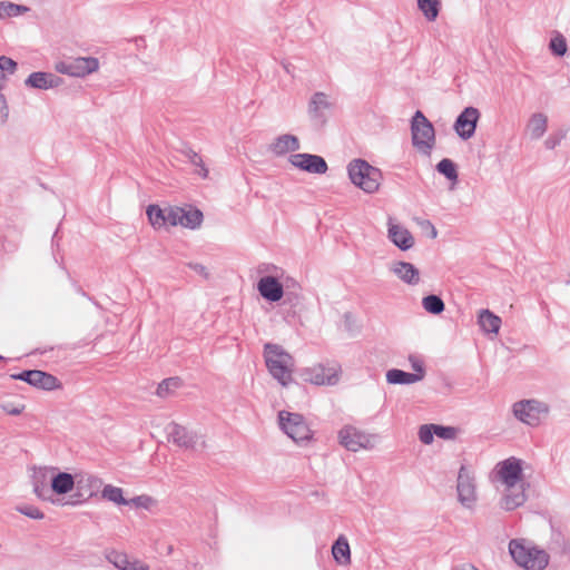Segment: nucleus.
<instances>
[{
  "label": "nucleus",
  "mask_w": 570,
  "mask_h": 570,
  "mask_svg": "<svg viewBox=\"0 0 570 570\" xmlns=\"http://www.w3.org/2000/svg\"><path fill=\"white\" fill-rule=\"evenodd\" d=\"M340 444L346 450L357 452L371 446V436L353 425H345L338 432Z\"/></svg>",
  "instance_id": "nucleus-14"
},
{
  "label": "nucleus",
  "mask_w": 570,
  "mask_h": 570,
  "mask_svg": "<svg viewBox=\"0 0 570 570\" xmlns=\"http://www.w3.org/2000/svg\"><path fill=\"white\" fill-rule=\"evenodd\" d=\"M0 407L10 415H19L24 406H16L10 402H0Z\"/></svg>",
  "instance_id": "nucleus-47"
},
{
  "label": "nucleus",
  "mask_w": 570,
  "mask_h": 570,
  "mask_svg": "<svg viewBox=\"0 0 570 570\" xmlns=\"http://www.w3.org/2000/svg\"><path fill=\"white\" fill-rule=\"evenodd\" d=\"M409 361L411 363L412 368L415 371L412 374L413 375H422V380H423L425 376V368H424L423 362L417 356H414V355H410Z\"/></svg>",
  "instance_id": "nucleus-46"
},
{
  "label": "nucleus",
  "mask_w": 570,
  "mask_h": 570,
  "mask_svg": "<svg viewBox=\"0 0 570 570\" xmlns=\"http://www.w3.org/2000/svg\"><path fill=\"white\" fill-rule=\"evenodd\" d=\"M299 375L304 382L315 385H335L338 382L337 371L323 364L302 368Z\"/></svg>",
  "instance_id": "nucleus-13"
},
{
  "label": "nucleus",
  "mask_w": 570,
  "mask_h": 570,
  "mask_svg": "<svg viewBox=\"0 0 570 570\" xmlns=\"http://www.w3.org/2000/svg\"><path fill=\"white\" fill-rule=\"evenodd\" d=\"M203 218L204 215L198 208L184 209L180 207V225L183 227L196 229L202 225Z\"/></svg>",
  "instance_id": "nucleus-31"
},
{
  "label": "nucleus",
  "mask_w": 570,
  "mask_h": 570,
  "mask_svg": "<svg viewBox=\"0 0 570 570\" xmlns=\"http://www.w3.org/2000/svg\"><path fill=\"white\" fill-rule=\"evenodd\" d=\"M417 8L428 21H435L441 10L440 0H416Z\"/></svg>",
  "instance_id": "nucleus-32"
},
{
  "label": "nucleus",
  "mask_w": 570,
  "mask_h": 570,
  "mask_svg": "<svg viewBox=\"0 0 570 570\" xmlns=\"http://www.w3.org/2000/svg\"><path fill=\"white\" fill-rule=\"evenodd\" d=\"M301 147L299 140L296 136L291 134H284L278 136L274 142L271 145V150L277 155L282 156L289 151H296Z\"/></svg>",
  "instance_id": "nucleus-24"
},
{
  "label": "nucleus",
  "mask_w": 570,
  "mask_h": 570,
  "mask_svg": "<svg viewBox=\"0 0 570 570\" xmlns=\"http://www.w3.org/2000/svg\"><path fill=\"white\" fill-rule=\"evenodd\" d=\"M549 412V406L541 401L531 399L522 400L513 404V414L522 423L538 426L541 419Z\"/></svg>",
  "instance_id": "nucleus-6"
},
{
  "label": "nucleus",
  "mask_w": 570,
  "mask_h": 570,
  "mask_svg": "<svg viewBox=\"0 0 570 570\" xmlns=\"http://www.w3.org/2000/svg\"><path fill=\"white\" fill-rule=\"evenodd\" d=\"M62 83V79L51 72L35 71L24 80V85L29 88L47 90L56 88Z\"/></svg>",
  "instance_id": "nucleus-20"
},
{
  "label": "nucleus",
  "mask_w": 570,
  "mask_h": 570,
  "mask_svg": "<svg viewBox=\"0 0 570 570\" xmlns=\"http://www.w3.org/2000/svg\"><path fill=\"white\" fill-rule=\"evenodd\" d=\"M478 323L484 332L497 334L501 326V318L489 309H481Z\"/></svg>",
  "instance_id": "nucleus-29"
},
{
  "label": "nucleus",
  "mask_w": 570,
  "mask_h": 570,
  "mask_svg": "<svg viewBox=\"0 0 570 570\" xmlns=\"http://www.w3.org/2000/svg\"><path fill=\"white\" fill-rule=\"evenodd\" d=\"M278 423L281 430L296 443L306 442L312 439V430L299 413L285 410L279 411Z\"/></svg>",
  "instance_id": "nucleus-5"
},
{
  "label": "nucleus",
  "mask_w": 570,
  "mask_h": 570,
  "mask_svg": "<svg viewBox=\"0 0 570 570\" xmlns=\"http://www.w3.org/2000/svg\"><path fill=\"white\" fill-rule=\"evenodd\" d=\"M454 570H478V569L472 566H469V567L463 566V567L454 569Z\"/></svg>",
  "instance_id": "nucleus-52"
},
{
  "label": "nucleus",
  "mask_w": 570,
  "mask_h": 570,
  "mask_svg": "<svg viewBox=\"0 0 570 570\" xmlns=\"http://www.w3.org/2000/svg\"><path fill=\"white\" fill-rule=\"evenodd\" d=\"M16 511L33 520H41L45 518L43 512L32 504L17 505Z\"/></svg>",
  "instance_id": "nucleus-42"
},
{
  "label": "nucleus",
  "mask_w": 570,
  "mask_h": 570,
  "mask_svg": "<svg viewBox=\"0 0 570 570\" xmlns=\"http://www.w3.org/2000/svg\"><path fill=\"white\" fill-rule=\"evenodd\" d=\"M421 226L424 229L430 230V237L431 238H435L438 236V230H436V228L434 227V225L430 220L422 222Z\"/></svg>",
  "instance_id": "nucleus-51"
},
{
  "label": "nucleus",
  "mask_w": 570,
  "mask_h": 570,
  "mask_svg": "<svg viewBox=\"0 0 570 570\" xmlns=\"http://www.w3.org/2000/svg\"><path fill=\"white\" fill-rule=\"evenodd\" d=\"M548 126V117L541 112L533 114L527 125V130L530 132L531 139L541 138Z\"/></svg>",
  "instance_id": "nucleus-28"
},
{
  "label": "nucleus",
  "mask_w": 570,
  "mask_h": 570,
  "mask_svg": "<svg viewBox=\"0 0 570 570\" xmlns=\"http://www.w3.org/2000/svg\"><path fill=\"white\" fill-rule=\"evenodd\" d=\"M479 119L480 111L478 108L472 106L465 107L459 114L453 125L456 135L463 140H468L473 137Z\"/></svg>",
  "instance_id": "nucleus-12"
},
{
  "label": "nucleus",
  "mask_w": 570,
  "mask_h": 570,
  "mask_svg": "<svg viewBox=\"0 0 570 570\" xmlns=\"http://www.w3.org/2000/svg\"><path fill=\"white\" fill-rule=\"evenodd\" d=\"M456 491L459 502L464 508L472 509L476 502L475 482L464 465L459 470Z\"/></svg>",
  "instance_id": "nucleus-11"
},
{
  "label": "nucleus",
  "mask_w": 570,
  "mask_h": 570,
  "mask_svg": "<svg viewBox=\"0 0 570 570\" xmlns=\"http://www.w3.org/2000/svg\"><path fill=\"white\" fill-rule=\"evenodd\" d=\"M436 170H438V173L443 175L450 181H456L458 180L459 175H458L456 165L450 158L441 159L436 164Z\"/></svg>",
  "instance_id": "nucleus-37"
},
{
  "label": "nucleus",
  "mask_w": 570,
  "mask_h": 570,
  "mask_svg": "<svg viewBox=\"0 0 570 570\" xmlns=\"http://www.w3.org/2000/svg\"><path fill=\"white\" fill-rule=\"evenodd\" d=\"M146 214L153 227L161 228L165 226V209L160 208L158 205H149L146 209Z\"/></svg>",
  "instance_id": "nucleus-38"
},
{
  "label": "nucleus",
  "mask_w": 570,
  "mask_h": 570,
  "mask_svg": "<svg viewBox=\"0 0 570 570\" xmlns=\"http://www.w3.org/2000/svg\"><path fill=\"white\" fill-rule=\"evenodd\" d=\"M499 480L505 487H513L522 482V460L510 456L495 465Z\"/></svg>",
  "instance_id": "nucleus-10"
},
{
  "label": "nucleus",
  "mask_w": 570,
  "mask_h": 570,
  "mask_svg": "<svg viewBox=\"0 0 570 570\" xmlns=\"http://www.w3.org/2000/svg\"><path fill=\"white\" fill-rule=\"evenodd\" d=\"M412 145L423 155L429 156L435 144L433 124L421 110H416L411 120Z\"/></svg>",
  "instance_id": "nucleus-4"
},
{
  "label": "nucleus",
  "mask_w": 570,
  "mask_h": 570,
  "mask_svg": "<svg viewBox=\"0 0 570 570\" xmlns=\"http://www.w3.org/2000/svg\"><path fill=\"white\" fill-rule=\"evenodd\" d=\"M180 207L165 208V226H177L180 225Z\"/></svg>",
  "instance_id": "nucleus-44"
},
{
  "label": "nucleus",
  "mask_w": 570,
  "mask_h": 570,
  "mask_svg": "<svg viewBox=\"0 0 570 570\" xmlns=\"http://www.w3.org/2000/svg\"><path fill=\"white\" fill-rule=\"evenodd\" d=\"M45 473L42 472H39V473H36L32 478V485H33V492L35 494L41 499V500H50L51 502H53V500H51L50 498V491H51V488L49 489L45 482Z\"/></svg>",
  "instance_id": "nucleus-36"
},
{
  "label": "nucleus",
  "mask_w": 570,
  "mask_h": 570,
  "mask_svg": "<svg viewBox=\"0 0 570 570\" xmlns=\"http://www.w3.org/2000/svg\"><path fill=\"white\" fill-rule=\"evenodd\" d=\"M187 266L197 274H199L200 276H203L204 278H208L209 275L207 268L203 264L190 262L187 264Z\"/></svg>",
  "instance_id": "nucleus-48"
},
{
  "label": "nucleus",
  "mask_w": 570,
  "mask_h": 570,
  "mask_svg": "<svg viewBox=\"0 0 570 570\" xmlns=\"http://www.w3.org/2000/svg\"><path fill=\"white\" fill-rule=\"evenodd\" d=\"M78 292L82 295V296H87L86 292H83L81 288L78 289Z\"/></svg>",
  "instance_id": "nucleus-53"
},
{
  "label": "nucleus",
  "mask_w": 570,
  "mask_h": 570,
  "mask_svg": "<svg viewBox=\"0 0 570 570\" xmlns=\"http://www.w3.org/2000/svg\"><path fill=\"white\" fill-rule=\"evenodd\" d=\"M29 10L30 8L23 4H17L10 1H0V19L19 17L27 13Z\"/></svg>",
  "instance_id": "nucleus-33"
},
{
  "label": "nucleus",
  "mask_w": 570,
  "mask_h": 570,
  "mask_svg": "<svg viewBox=\"0 0 570 570\" xmlns=\"http://www.w3.org/2000/svg\"><path fill=\"white\" fill-rule=\"evenodd\" d=\"M98 69L99 60L95 57H77L57 66L59 72L79 78L86 77Z\"/></svg>",
  "instance_id": "nucleus-9"
},
{
  "label": "nucleus",
  "mask_w": 570,
  "mask_h": 570,
  "mask_svg": "<svg viewBox=\"0 0 570 570\" xmlns=\"http://www.w3.org/2000/svg\"><path fill=\"white\" fill-rule=\"evenodd\" d=\"M102 499L110 501L118 505H128L130 503L129 500H126L124 498V491L121 488L107 484L102 488L101 491ZM141 499V497H136L131 500L132 503L138 504V501Z\"/></svg>",
  "instance_id": "nucleus-26"
},
{
  "label": "nucleus",
  "mask_w": 570,
  "mask_h": 570,
  "mask_svg": "<svg viewBox=\"0 0 570 570\" xmlns=\"http://www.w3.org/2000/svg\"><path fill=\"white\" fill-rule=\"evenodd\" d=\"M332 554L334 560L340 564L351 562V549L347 539L340 535L332 547Z\"/></svg>",
  "instance_id": "nucleus-30"
},
{
  "label": "nucleus",
  "mask_w": 570,
  "mask_h": 570,
  "mask_svg": "<svg viewBox=\"0 0 570 570\" xmlns=\"http://www.w3.org/2000/svg\"><path fill=\"white\" fill-rule=\"evenodd\" d=\"M11 379L26 382L33 387L45 391H53L60 387V382L55 375L40 370H24L12 374Z\"/></svg>",
  "instance_id": "nucleus-8"
},
{
  "label": "nucleus",
  "mask_w": 570,
  "mask_h": 570,
  "mask_svg": "<svg viewBox=\"0 0 570 570\" xmlns=\"http://www.w3.org/2000/svg\"><path fill=\"white\" fill-rule=\"evenodd\" d=\"M264 358L266 367L273 379L283 386L289 385L294 366L293 356L281 345L266 343L264 345Z\"/></svg>",
  "instance_id": "nucleus-1"
},
{
  "label": "nucleus",
  "mask_w": 570,
  "mask_h": 570,
  "mask_svg": "<svg viewBox=\"0 0 570 570\" xmlns=\"http://www.w3.org/2000/svg\"><path fill=\"white\" fill-rule=\"evenodd\" d=\"M168 440L180 448L194 449L197 444V435L183 425L171 422L166 428Z\"/></svg>",
  "instance_id": "nucleus-18"
},
{
  "label": "nucleus",
  "mask_w": 570,
  "mask_h": 570,
  "mask_svg": "<svg viewBox=\"0 0 570 570\" xmlns=\"http://www.w3.org/2000/svg\"><path fill=\"white\" fill-rule=\"evenodd\" d=\"M18 65L13 59L0 56V90L3 88L2 81L6 79V75H13Z\"/></svg>",
  "instance_id": "nucleus-41"
},
{
  "label": "nucleus",
  "mask_w": 570,
  "mask_h": 570,
  "mask_svg": "<svg viewBox=\"0 0 570 570\" xmlns=\"http://www.w3.org/2000/svg\"><path fill=\"white\" fill-rule=\"evenodd\" d=\"M567 131L563 129H559L550 134L544 140V146L547 149H554L560 142L566 138Z\"/></svg>",
  "instance_id": "nucleus-45"
},
{
  "label": "nucleus",
  "mask_w": 570,
  "mask_h": 570,
  "mask_svg": "<svg viewBox=\"0 0 570 570\" xmlns=\"http://www.w3.org/2000/svg\"><path fill=\"white\" fill-rule=\"evenodd\" d=\"M181 386V380L177 376L168 377L163 380L158 386L156 394L159 397H166L168 396L173 391Z\"/></svg>",
  "instance_id": "nucleus-39"
},
{
  "label": "nucleus",
  "mask_w": 570,
  "mask_h": 570,
  "mask_svg": "<svg viewBox=\"0 0 570 570\" xmlns=\"http://www.w3.org/2000/svg\"><path fill=\"white\" fill-rule=\"evenodd\" d=\"M347 174L351 181L363 191L373 194L379 190L382 173L366 160L357 158L347 165Z\"/></svg>",
  "instance_id": "nucleus-2"
},
{
  "label": "nucleus",
  "mask_w": 570,
  "mask_h": 570,
  "mask_svg": "<svg viewBox=\"0 0 570 570\" xmlns=\"http://www.w3.org/2000/svg\"><path fill=\"white\" fill-rule=\"evenodd\" d=\"M288 160L294 167L309 174L323 175L328 169L326 160L320 155L307 153L292 154Z\"/></svg>",
  "instance_id": "nucleus-15"
},
{
  "label": "nucleus",
  "mask_w": 570,
  "mask_h": 570,
  "mask_svg": "<svg viewBox=\"0 0 570 570\" xmlns=\"http://www.w3.org/2000/svg\"><path fill=\"white\" fill-rule=\"evenodd\" d=\"M184 155L188 158L191 165H194L197 169L196 173L203 178H207L208 169L206 168L200 155H198L191 148H186L184 150Z\"/></svg>",
  "instance_id": "nucleus-40"
},
{
  "label": "nucleus",
  "mask_w": 570,
  "mask_h": 570,
  "mask_svg": "<svg viewBox=\"0 0 570 570\" xmlns=\"http://www.w3.org/2000/svg\"><path fill=\"white\" fill-rule=\"evenodd\" d=\"M391 269L401 281L409 285H416L420 282V272L411 263L396 262Z\"/></svg>",
  "instance_id": "nucleus-23"
},
{
  "label": "nucleus",
  "mask_w": 570,
  "mask_h": 570,
  "mask_svg": "<svg viewBox=\"0 0 570 570\" xmlns=\"http://www.w3.org/2000/svg\"><path fill=\"white\" fill-rule=\"evenodd\" d=\"M0 360H3V356L0 355Z\"/></svg>",
  "instance_id": "nucleus-54"
},
{
  "label": "nucleus",
  "mask_w": 570,
  "mask_h": 570,
  "mask_svg": "<svg viewBox=\"0 0 570 570\" xmlns=\"http://www.w3.org/2000/svg\"><path fill=\"white\" fill-rule=\"evenodd\" d=\"M550 49L557 57H562L567 52V42L563 36L559 35L551 39Z\"/></svg>",
  "instance_id": "nucleus-43"
},
{
  "label": "nucleus",
  "mask_w": 570,
  "mask_h": 570,
  "mask_svg": "<svg viewBox=\"0 0 570 570\" xmlns=\"http://www.w3.org/2000/svg\"><path fill=\"white\" fill-rule=\"evenodd\" d=\"M51 492L56 494H66L76 488V475L68 472H58L50 481Z\"/></svg>",
  "instance_id": "nucleus-25"
},
{
  "label": "nucleus",
  "mask_w": 570,
  "mask_h": 570,
  "mask_svg": "<svg viewBox=\"0 0 570 570\" xmlns=\"http://www.w3.org/2000/svg\"><path fill=\"white\" fill-rule=\"evenodd\" d=\"M422 306L428 313L433 315L441 314L445 308L443 299L435 294L424 296L422 299Z\"/></svg>",
  "instance_id": "nucleus-35"
},
{
  "label": "nucleus",
  "mask_w": 570,
  "mask_h": 570,
  "mask_svg": "<svg viewBox=\"0 0 570 570\" xmlns=\"http://www.w3.org/2000/svg\"><path fill=\"white\" fill-rule=\"evenodd\" d=\"M102 480L91 473L81 472L76 474V492L67 504L77 505L98 494L102 487Z\"/></svg>",
  "instance_id": "nucleus-7"
},
{
  "label": "nucleus",
  "mask_w": 570,
  "mask_h": 570,
  "mask_svg": "<svg viewBox=\"0 0 570 570\" xmlns=\"http://www.w3.org/2000/svg\"><path fill=\"white\" fill-rule=\"evenodd\" d=\"M0 116L2 121H6L9 116V108L3 94H0Z\"/></svg>",
  "instance_id": "nucleus-49"
},
{
  "label": "nucleus",
  "mask_w": 570,
  "mask_h": 570,
  "mask_svg": "<svg viewBox=\"0 0 570 570\" xmlns=\"http://www.w3.org/2000/svg\"><path fill=\"white\" fill-rule=\"evenodd\" d=\"M105 558L118 570L129 569V558L126 552L108 549L105 551Z\"/></svg>",
  "instance_id": "nucleus-34"
},
{
  "label": "nucleus",
  "mask_w": 570,
  "mask_h": 570,
  "mask_svg": "<svg viewBox=\"0 0 570 570\" xmlns=\"http://www.w3.org/2000/svg\"><path fill=\"white\" fill-rule=\"evenodd\" d=\"M389 238L401 250H407L414 245L412 234L405 227L389 223Z\"/></svg>",
  "instance_id": "nucleus-22"
},
{
  "label": "nucleus",
  "mask_w": 570,
  "mask_h": 570,
  "mask_svg": "<svg viewBox=\"0 0 570 570\" xmlns=\"http://www.w3.org/2000/svg\"><path fill=\"white\" fill-rule=\"evenodd\" d=\"M128 570H149V566L138 559L129 560V569Z\"/></svg>",
  "instance_id": "nucleus-50"
},
{
  "label": "nucleus",
  "mask_w": 570,
  "mask_h": 570,
  "mask_svg": "<svg viewBox=\"0 0 570 570\" xmlns=\"http://www.w3.org/2000/svg\"><path fill=\"white\" fill-rule=\"evenodd\" d=\"M509 552L512 559L527 570H543L549 562V556L546 551L527 547L522 540H511Z\"/></svg>",
  "instance_id": "nucleus-3"
},
{
  "label": "nucleus",
  "mask_w": 570,
  "mask_h": 570,
  "mask_svg": "<svg viewBox=\"0 0 570 570\" xmlns=\"http://www.w3.org/2000/svg\"><path fill=\"white\" fill-rule=\"evenodd\" d=\"M422 380V375H413L399 368H391L386 372V382L389 384L409 385Z\"/></svg>",
  "instance_id": "nucleus-27"
},
{
  "label": "nucleus",
  "mask_w": 570,
  "mask_h": 570,
  "mask_svg": "<svg viewBox=\"0 0 570 570\" xmlns=\"http://www.w3.org/2000/svg\"><path fill=\"white\" fill-rule=\"evenodd\" d=\"M257 289L259 295L271 303L278 302L284 296V285L272 275L261 277Z\"/></svg>",
  "instance_id": "nucleus-17"
},
{
  "label": "nucleus",
  "mask_w": 570,
  "mask_h": 570,
  "mask_svg": "<svg viewBox=\"0 0 570 570\" xmlns=\"http://www.w3.org/2000/svg\"><path fill=\"white\" fill-rule=\"evenodd\" d=\"M331 106L326 94L321 91L315 92L308 102V116L311 120L317 125H324L326 122L325 111L328 110Z\"/></svg>",
  "instance_id": "nucleus-19"
},
{
  "label": "nucleus",
  "mask_w": 570,
  "mask_h": 570,
  "mask_svg": "<svg viewBox=\"0 0 570 570\" xmlns=\"http://www.w3.org/2000/svg\"><path fill=\"white\" fill-rule=\"evenodd\" d=\"M527 501L524 482L513 487H505V492L501 500V508L505 511H512L521 507Z\"/></svg>",
  "instance_id": "nucleus-21"
},
{
  "label": "nucleus",
  "mask_w": 570,
  "mask_h": 570,
  "mask_svg": "<svg viewBox=\"0 0 570 570\" xmlns=\"http://www.w3.org/2000/svg\"><path fill=\"white\" fill-rule=\"evenodd\" d=\"M458 433L456 428L454 426H448V425H441V424H423L419 429V440L423 444H431L434 440V436H438L442 440H453L455 439Z\"/></svg>",
  "instance_id": "nucleus-16"
}]
</instances>
